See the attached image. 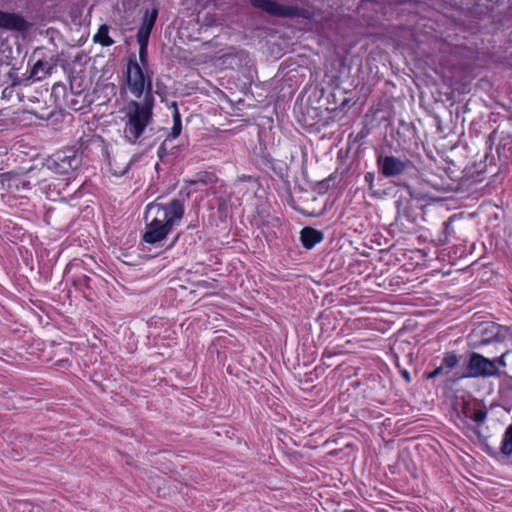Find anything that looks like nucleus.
<instances>
[{"label": "nucleus", "mask_w": 512, "mask_h": 512, "mask_svg": "<svg viewBox=\"0 0 512 512\" xmlns=\"http://www.w3.org/2000/svg\"><path fill=\"white\" fill-rule=\"evenodd\" d=\"M185 214L183 199L174 198L167 203L157 200L145 208V229L142 242L159 246L165 241L175 226H178Z\"/></svg>", "instance_id": "f257e3e1"}, {"label": "nucleus", "mask_w": 512, "mask_h": 512, "mask_svg": "<svg viewBox=\"0 0 512 512\" xmlns=\"http://www.w3.org/2000/svg\"><path fill=\"white\" fill-rule=\"evenodd\" d=\"M155 99L148 95L142 101L131 100L125 109L124 139L130 144H136L142 138L146 128L153 121Z\"/></svg>", "instance_id": "f03ea898"}, {"label": "nucleus", "mask_w": 512, "mask_h": 512, "mask_svg": "<svg viewBox=\"0 0 512 512\" xmlns=\"http://www.w3.org/2000/svg\"><path fill=\"white\" fill-rule=\"evenodd\" d=\"M123 74L128 89L135 98L139 99L143 96V99H147L149 95L151 99H155L152 76L148 73V69L140 66L135 55L128 58Z\"/></svg>", "instance_id": "7ed1b4c3"}, {"label": "nucleus", "mask_w": 512, "mask_h": 512, "mask_svg": "<svg viewBox=\"0 0 512 512\" xmlns=\"http://www.w3.org/2000/svg\"><path fill=\"white\" fill-rule=\"evenodd\" d=\"M249 4L272 17L312 20L316 15L313 9L298 5H285L276 0H249Z\"/></svg>", "instance_id": "20e7f679"}, {"label": "nucleus", "mask_w": 512, "mask_h": 512, "mask_svg": "<svg viewBox=\"0 0 512 512\" xmlns=\"http://www.w3.org/2000/svg\"><path fill=\"white\" fill-rule=\"evenodd\" d=\"M80 160L74 150H60L46 160V166L56 174H68L78 168Z\"/></svg>", "instance_id": "39448f33"}, {"label": "nucleus", "mask_w": 512, "mask_h": 512, "mask_svg": "<svg viewBox=\"0 0 512 512\" xmlns=\"http://www.w3.org/2000/svg\"><path fill=\"white\" fill-rule=\"evenodd\" d=\"M480 344L487 345L492 342L512 344V324L501 325L496 322H488L480 327Z\"/></svg>", "instance_id": "423d86ee"}, {"label": "nucleus", "mask_w": 512, "mask_h": 512, "mask_svg": "<svg viewBox=\"0 0 512 512\" xmlns=\"http://www.w3.org/2000/svg\"><path fill=\"white\" fill-rule=\"evenodd\" d=\"M468 370L471 376L473 377H499L500 371L497 366L494 365V362L479 354L472 353L470 356Z\"/></svg>", "instance_id": "0eeeda50"}, {"label": "nucleus", "mask_w": 512, "mask_h": 512, "mask_svg": "<svg viewBox=\"0 0 512 512\" xmlns=\"http://www.w3.org/2000/svg\"><path fill=\"white\" fill-rule=\"evenodd\" d=\"M410 165V161H403L396 156L377 157V167L379 172L385 177H394L404 173Z\"/></svg>", "instance_id": "6e6552de"}, {"label": "nucleus", "mask_w": 512, "mask_h": 512, "mask_svg": "<svg viewBox=\"0 0 512 512\" xmlns=\"http://www.w3.org/2000/svg\"><path fill=\"white\" fill-rule=\"evenodd\" d=\"M30 23L20 14L0 10V28L24 32L30 28Z\"/></svg>", "instance_id": "1a4fd4ad"}, {"label": "nucleus", "mask_w": 512, "mask_h": 512, "mask_svg": "<svg viewBox=\"0 0 512 512\" xmlns=\"http://www.w3.org/2000/svg\"><path fill=\"white\" fill-rule=\"evenodd\" d=\"M173 107H174V110L172 112L173 126L171 128L170 133L167 135L165 140L160 144V146L158 147V150H157V154L160 158H163L164 155L167 153L168 142L178 138L182 131L181 114H180L179 109L175 102L173 103Z\"/></svg>", "instance_id": "9d476101"}, {"label": "nucleus", "mask_w": 512, "mask_h": 512, "mask_svg": "<svg viewBox=\"0 0 512 512\" xmlns=\"http://www.w3.org/2000/svg\"><path fill=\"white\" fill-rule=\"evenodd\" d=\"M158 17V9L156 7L151 10H146L140 27L138 28L136 38L149 40L153 27L155 26Z\"/></svg>", "instance_id": "9b49d317"}, {"label": "nucleus", "mask_w": 512, "mask_h": 512, "mask_svg": "<svg viewBox=\"0 0 512 512\" xmlns=\"http://www.w3.org/2000/svg\"><path fill=\"white\" fill-rule=\"evenodd\" d=\"M56 67V60L53 57L49 59H38L31 68L29 78L42 80L51 75Z\"/></svg>", "instance_id": "f8f14e48"}, {"label": "nucleus", "mask_w": 512, "mask_h": 512, "mask_svg": "<svg viewBox=\"0 0 512 512\" xmlns=\"http://www.w3.org/2000/svg\"><path fill=\"white\" fill-rule=\"evenodd\" d=\"M323 240V232L313 227L307 226L300 231V241L302 243V246L306 249H312L317 244L321 243Z\"/></svg>", "instance_id": "ddd939ff"}, {"label": "nucleus", "mask_w": 512, "mask_h": 512, "mask_svg": "<svg viewBox=\"0 0 512 512\" xmlns=\"http://www.w3.org/2000/svg\"><path fill=\"white\" fill-rule=\"evenodd\" d=\"M72 283L77 290L83 292L84 297L87 300H93V290L96 286L95 279L87 276L86 274H80L73 278Z\"/></svg>", "instance_id": "4468645a"}, {"label": "nucleus", "mask_w": 512, "mask_h": 512, "mask_svg": "<svg viewBox=\"0 0 512 512\" xmlns=\"http://www.w3.org/2000/svg\"><path fill=\"white\" fill-rule=\"evenodd\" d=\"M457 217L458 216L456 214L451 215L446 221L443 222V230L438 234L437 239L435 240L437 245L444 246L448 244L452 238H459L452 226V223L457 219Z\"/></svg>", "instance_id": "2eb2a0df"}, {"label": "nucleus", "mask_w": 512, "mask_h": 512, "mask_svg": "<svg viewBox=\"0 0 512 512\" xmlns=\"http://www.w3.org/2000/svg\"><path fill=\"white\" fill-rule=\"evenodd\" d=\"M69 267L70 269H76L77 271L95 273V268L98 267V264L91 255H84L83 258H74L70 261Z\"/></svg>", "instance_id": "dca6fc26"}, {"label": "nucleus", "mask_w": 512, "mask_h": 512, "mask_svg": "<svg viewBox=\"0 0 512 512\" xmlns=\"http://www.w3.org/2000/svg\"><path fill=\"white\" fill-rule=\"evenodd\" d=\"M109 29L107 24H101L93 36L94 43H98L102 47L112 46L115 41L109 36Z\"/></svg>", "instance_id": "f3484780"}, {"label": "nucleus", "mask_w": 512, "mask_h": 512, "mask_svg": "<svg viewBox=\"0 0 512 512\" xmlns=\"http://www.w3.org/2000/svg\"><path fill=\"white\" fill-rule=\"evenodd\" d=\"M460 356L455 351H447L444 353L441 365L446 369L445 376H448L450 372L458 365Z\"/></svg>", "instance_id": "a211bd4d"}, {"label": "nucleus", "mask_w": 512, "mask_h": 512, "mask_svg": "<svg viewBox=\"0 0 512 512\" xmlns=\"http://www.w3.org/2000/svg\"><path fill=\"white\" fill-rule=\"evenodd\" d=\"M500 451L506 456H510L512 454V426H508L504 432Z\"/></svg>", "instance_id": "6ab92c4d"}, {"label": "nucleus", "mask_w": 512, "mask_h": 512, "mask_svg": "<svg viewBox=\"0 0 512 512\" xmlns=\"http://www.w3.org/2000/svg\"><path fill=\"white\" fill-rule=\"evenodd\" d=\"M139 44V64L141 67L148 69V44L149 40L137 39Z\"/></svg>", "instance_id": "aec40b11"}, {"label": "nucleus", "mask_w": 512, "mask_h": 512, "mask_svg": "<svg viewBox=\"0 0 512 512\" xmlns=\"http://www.w3.org/2000/svg\"><path fill=\"white\" fill-rule=\"evenodd\" d=\"M215 181H216V175L214 173L203 172V173L197 174L195 179L190 180L189 183L192 185H196V184L209 185V184L215 183Z\"/></svg>", "instance_id": "412c9836"}, {"label": "nucleus", "mask_w": 512, "mask_h": 512, "mask_svg": "<svg viewBox=\"0 0 512 512\" xmlns=\"http://www.w3.org/2000/svg\"><path fill=\"white\" fill-rule=\"evenodd\" d=\"M374 180H375V174L373 172L365 173L364 182L368 186L369 196L378 198V197H380V193L374 190Z\"/></svg>", "instance_id": "4be33fe9"}, {"label": "nucleus", "mask_w": 512, "mask_h": 512, "mask_svg": "<svg viewBox=\"0 0 512 512\" xmlns=\"http://www.w3.org/2000/svg\"><path fill=\"white\" fill-rule=\"evenodd\" d=\"M20 84L19 79H15L10 86H7L2 91V99L11 100L16 92V87Z\"/></svg>", "instance_id": "5701e85b"}, {"label": "nucleus", "mask_w": 512, "mask_h": 512, "mask_svg": "<svg viewBox=\"0 0 512 512\" xmlns=\"http://www.w3.org/2000/svg\"><path fill=\"white\" fill-rule=\"evenodd\" d=\"M486 418H487V411L484 409H477V410L473 411L470 419H472L477 424H481L486 420Z\"/></svg>", "instance_id": "b1692460"}, {"label": "nucleus", "mask_w": 512, "mask_h": 512, "mask_svg": "<svg viewBox=\"0 0 512 512\" xmlns=\"http://www.w3.org/2000/svg\"><path fill=\"white\" fill-rule=\"evenodd\" d=\"M445 371L446 369L442 365H440L430 372H425L424 376L426 379H434L441 375L445 376Z\"/></svg>", "instance_id": "393cba45"}, {"label": "nucleus", "mask_w": 512, "mask_h": 512, "mask_svg": "<svg viewBox=\"0 0 512 512\" xmlns=\"http://www.w3.org/2000/svg\"><path fill=\"white\" fill-rule=\"evenodd\" d=\"M510 353V350H506L504 353H502L499 357H496L494 359H491L493 362H494V365L498 367L499 366H502V367H506L507 366V362H506V356Z\"/></svg>", "instance_id": "a878e982"}, {"label": "nucleus", "mask_w": 512, "mask_h": 512, "mask_svg": "<svg viewBox=\"0 0 512 512\" xmlns=\"http://www.w3.org/2000/svg\"><path fill=\"white\" fill-rule=\"evenodd\" d=\"M473 411L474 410L472 409L471 405L468 402H465L463 404L462 413L464 414L465 417L471 418V414L473 413Z\"/></svg>", "instance_id": "bb28decb"}, {"label": "nucleus", "mask_w": 512, "mask_h": 512, "mask_svg": "<svg viewBox=\"0 0 512 512\" xmlns=\"http://www.w3.org/2000/svg\"><path fill=\"white\" fill-rule=\"evenodd\" d=\"M400 374L402 376V378L407 382V383H411L412 379H411V375H410V372L406 369L404 370H401L400 371Z\"/></svg>", "instance_id": "cd10ccee"}, {"label": "nucleus", "mask_w": 512, "mask_h": 512, "mask_svg": "<svg viewBox=\"0 0 512 512\" xmlns=\"http://www.w3.org/2000/svg\"><path fill=\"white\" fill-rule=\"evenodd\" d=\"M228 201L224 198H220L218 201V207H228Z\"/></svg>", "instance_id": "c85d7f7f"}, {"label": "nucleus", "mask_w": 512, "mask_h": 512, "mask_svg": "<svg viewBox=\"0 0 512 512\" xmlns=\"http://www.w3.org/2000/svg\"><path fill=\"white\" fill-rule=\"evenodd\" d=\"M179 237H180V234H177L174 237L173 241L168 245L167 249H171L176 244V242L179 240Z\"/></svg>", "instance_id": "c756f323"}, {"label": "nucleus", "mask_w": 512, "mask_h": 512, "mask_svg": "<svg viewBox=\"0 0 512 512\" xmlns=\"http://www.w3.org/2000/svg\"><path fill=\"white\" fill-rule=\"evenodd\" d=\"M333 356H334V353H332V352H330V351H328V350H325V351L323 352V355H322V357H323V358H324V357L331 358V357H333Z\"/></svg>", "instance_id": "7c9ffc66"}, {"label": "nucleus", "mask_w": 512, "mask_h": 512, "mask_svg": "<svg viewBox=\"0 0 512 512\" xmlns=\"http://www.w3.org/2000/svg\"><path fill=\"white\" fill-rule=\"evenodd\" d=\"M15 94L18 97L19 101H23V99H24L23 93H20L19 91L16 90Z\"/></svg>", "instance_id": "2f4dec72"}, {"label": "nucleus", "mask_w": 512, "mask_h": 512, "mask_svg": "<svg viewBox=\"0 0 512 512\" xmlns=\"http://www.w3.org/2000/svg\"><path fill=\"white\" fill-rule=\"evenodd\" d=\"M58 88H61L63 90L65 89V87L63 85H61V84H54L53 85V91H56Z\"/></svg>", "instance_id": "473e14b6"}, {"label": "nucleus", "mask_w": 512, "mask_h": 512, "mask_svg": "<svg viewBox=\"0 0 512 512\" xmlns=\"http://www.w3.org/2000/svg\"><path fill=\"white\" fill-rule=\"evenodd\" d=\"M344 512H357V511L354 509H349V510H345Z\"/></svg>", "instance_id": "72a5a7b5"}, {"label": "nucleus", "mask_w": 512, "mask_h": 512, "mask_svg": "<svg viewBox=\"0 0 512 512\" xmlns=\"http://www.w3.org/2000/svg\"><path fill=\"white\" fill-rule=\"evenodd\" d=\"M502 149H503L502 147H498V148H497L498 154H501V150H502Z\"/></svg>", "instance_id": "f704fd0d"}]
</instances>
